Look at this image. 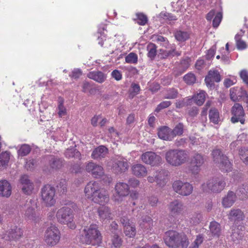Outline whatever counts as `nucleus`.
<instances>
[{
    "mask_svg": "<svg viewBox=\"0 0 248 248\" xmlns=\"http://www.w3.org/2000/svg\"><path fill=\"white\" fill-rule=\"evenodd\" d=\"M164 239L166 245L172 248H186L189 244L186 235L172 230L166 232Z\"/></svg>",
    "mask_w": 248,
    "mask_h": 248,
    "instance_id": "nucleus-1",
    "label": "nucleus"
},
{
    "mask_svg": "<svg viewBox=\"0 0 248 248\" xmlns=\"http://www.w3.org/2000/svg\"><path fill=\"white\" fill-rule=\"evenodd\" d=\"M188 157L187 153L184 150L170 149L165 154L166 162L173 167H178L184 164Z\"/></svg>",
    "mask_w": 248,
    "mask_h": 248,
    "instance_id": "nucleus-2",
    "label": "nucleus"
},
{
    "mask_svg": "<svg viewBox=\"0 0 248 248\" xmlns=\"http://www.w3.org/2000/svg\"><path fill=\"white\" fill-rule=\"evenodd\" d=\"M81 240L82 243L87 245L95 246L100 244L102 236L96 225L92 224L89 228L85 229Z\"/></svg>",
    "mask_w": 248,
    "mask_h": 248,
    "instance_id": "nucleus-3",
    "label": "nucleus"
},
{
    "mask_svg": "<svg viewBox=\"0 0 248 248\" xmlns=\"http://www.w3.org/2000/svg\"><path fill=\"white\" fill-rule=\"evenodd\" d=\"M226 183L225 179L222 177H215L208 179L202 185L204 191L214 193H220L225 187Z\"/></svg>",
    "mask_w": 248,
    "mask_h": 248,
    "instance_id": "nucleus-4",
    "label": "nucleus"
},
{
    "mask_svg": "<svg viewBox=\"0 0 248 248\" xmlns=\"http://www.w3.org/2000/svg\"><path fill=\"white\" fill-rule=\"evenodd\" d=\"M214 162L216 164L219 169L224 172L232 171V164L226 155L219 149H215L212 153Z\"/></svg>",
    "mask_w": 248,
    "mask_h": 248,
    "instance_id": "nucleus-5",
    "label": "nucleus"
},
{
    "mask_svg": "<svg viewBox=\"0 0 248 248\" xmlns=\"http://www.w3.org/2000/svg\"><path fill=\"white\" fill-rule=\"evenodd\" d=\"M55 192L54 187L50 185H45L41 188L40 190L41 200L46 206L50 207L55 204Z\"/></svg>",
    "mask_w": 248,
    "mask_h": 248,
    "instance_id": "nucleus-6",
    "label": "nucleus"
},
{
    "mask_svg": "<svg viewBox=\"0 0 248 248\" xmlns=\"http://www.w3.org/2000/svg\"><path fill=\"white\" fill-rule=\"evenodd\" d=\"M60 238V232L55 225H51L45 231L44 241L49 246L52 247L57 245L59 243Z\"/></svg>",
    "mask_w": 248,
    "mask_h": 248,
    "instance_id": "nucleus-7",
    "label": "nucleus"
},
{
    "mask_svg": "<svg viewBox=\"0 0 248 248\" xmlns=\"http://www.w3.org/2000/svg\"><path fill=\"white\" fill-rule=\"evenodd\" d=\"M56 217L58 222L62 224H68L73 220V211L68 206H64L60 208L57 212Z\"/></svg>",
    "mask_w": 248,
    "mask_h": 248,
    "instance_id": "nucleus-8",
    "label": "nucleus"
},
{
    "mask_svg": "<svg viewBox=\"0 0 248 248\" xmlns=\"http://www.w3.org/2000/svg\"><path fill=\"white\" fill-rule=\"evenodd\" d=\"M172 187L176 193L184 196L189 195L193 189L192 186L189 183H184L180 180L174 181Z\"/></svg>",
    "mask_w": 248,
    "mask_h": 248,
    "instance_id": "nucleus-9",
    "label": "nucleus"
},
{
    "mask_svg": "<svg viewBox=\"0 0 248 248\" xmlns=\"http://www.w3.org/2000/svg\"><path fill=\"white\" fill-rule=\"evenodd\" d=\"M19 186L22 192L27 195H30L34 189L33 182L27 175H22L19 180Z\"/></svg>",
    "mask_w": 248,
    "mask_h": 248,
    "instance_id": "nucleus-10",
    "label": "nucleus"
},
{
    "mask_svg": "<svg viewBox=\"0 0 248 248\" xmlns=\"http://www.w3.org/2000/svg\"><path fill=\"white\" fill-rule=\"evenodd\" d=\"M140 159L143 163L152 166H158L162 162L161 156L151 151L146 152L142 154L140 156Z\"/></svg>",
    "mask_w": 248,
    "mask_h": 248,
    "instance_id": "nucleus-11",
    "label": "nucleus"
},
{
    "mask_svg": "<svg viewBox=\"0 0 248 248\" xmlns=\"http://www.w3.org/2000/svg\"><path fill=\"white\" fill-rule=\"evenodd\" d=\"M204 161L203 155L199 153L195 154L191 159L190 170L191 173L194 175L198 174Z\"/></svg>",
    "mask_w": 248,
    "mask_h": 248,
    "instance_id": "nucleus-12",
    "label": "nucleus"
},
{
    "mask_svg": "<svg viewBox=\"0 0 248 248\" xmlns=\"http://www.w3.org/2000/svg\"><path fill=\"white\" fill-rule=\"evenodd\" d=\"M85 170L95 178H101L104 175L103 168L92 161L87 163L85 166Z\"/></svg>",
    "mask_w": 248,
    "mask_h": 248,
    "instance_id": "nucleus-13",
    "label": "nucleus"
},
{
    "mask_svg": "<svg viewBox=\"0 0 248 248\" xmlns=\"http://www.w3.org/2000/svg\"><path fill=\"white\" fill-rule=\"evenodd\" d=\"M232 113L233 115L231 118V121L232 123L240 122L242 124H244V116L245 113L241 105L237 103L235 104L232 108Z\"/></svg>",
    "mask_w": 248,
    "mask_h": 248,
    "instance_id": "nucleus-14",
    "label": "nucleus"
},
{
    "mask_svg": "<svg viewBox=\"0 0 248 248\" xmlns=\"http://www.w3.org/2000/svg\"><path fill=\"white\" fill-rule=\"evenodd\" d=\"M91 200L100 205H105L108 203L109 201L108 192L107 190L101 187Z\"/></svg>",
    "mask_w": 248,
    "mask_h": 248,
    "instance_id": "nucleus-15",
    "label": "nucleus"
},
{
    "mask_svg": "<svg viewBox=\"0 0 248 248\" xmlns=\"http://www.w3.org/2000/svg\"><path fill=\"white\" fill-rule=\"evenodd\" d=\"M115 191L117 196H114L113 199L115 201H118L121 197H124L129 193V187L128 184L124 182H118L115 186Z\"/></svg>",
    "mask_w": 248,
    "mask_h": 248,
    "instance_id": "nucleus-16",
    "label": "nucleus"
},
{
    "mask_svg": "<svg viewBox=\"0 0 248 248\" xmlns=\"http://www.w3.org/2000/svg\"><path fill=\"white\" fill-rule=\"evenodd\" d=\"M23 235V231L17 227L10 229L2 235V238L5 240H16Z\"/></svg>",
    "mask_w": 248,
    "mask_h": 248,
    "instance_id": "nucleus-17",
    "label": "nucleus"
},
{
    "mask_svg": "<svg viewBox=\"0 0 248 248\" xmlns=\"http://www.w3.org/2000/svg\"><path fill=\"white\" fill-rule=\"evenodd\" d=\"M129 165L127 160L123 158L115 159L112 165V170L116 173H121L126 171Z\"/></svg>",
    "mask_w": 248,
    "mask_h": 248,
    "instance_id": "nucleus-18",
    "label": "nucleus"
},
{
    "mask_svg": "<svg viewBox=\"0 0 248 248\" xmlns=\"http://www.w3.org/2000/svg\"><path fill=\"white\" fill-rule=\"evenodd\" d=\"M101 188L99 184L97 182L93 181L89 182L84 188L86 197L91 200Z\"/></svg>",
    "mask_w": 248,
    "mask_h": 248,
    "instance_id": "nucleus-19",
    "label": "nucleus"
},
{
    "mask_svg": "<svg viewBox=\"0 0 248 248\" xmlns=\"http://www.w3.org/2000/svg\"><path fill=\"white\" fill-rule=\"evenodd\" d=\"M220 81V75L217 70H210L208 75L205 78V82L207 86L211 87L214 86V82Z\"/></svg>",
    "mask_w": 248,
    "mask_h": 248,
    "instance_id": "nucleus-20",
    "label": "nucleus"
},
{
    "mask_svg": "<svg viewBox=\"0 0 248 248\" xmlns=\"http://www.w3.org/2000/svg\"><path fill=\"white\" fill-rule=\"evenodd\" d=\"M87 76L88 78L100 84L104 83L107 78V74L99 70L90 72L87 74Z\"/></svg>",
    "mask_w": 248,
    "mask_h": 248,
    "instance_id": "nucleus-21",
    "label": "nucleus"
},
{
    "mask_svg": "<svg viewBox=\"0 0 248 248\" xmlns=\"http://www.w3.org/2000/svg\"><path fill=\"white\" fill-rule=\"evenodd\" d=\"M170 212L172 215H178L184 209L182 202L178 200H175L170 202L168 205Z\"/></svg>",
    "mask_w": 248,
    "mask_h": 248,
    "instance_id": "nucleus-22",
    "label": "nucleus"
},
{
    "mask_svg": "<svg viewBox=\"0 0 248 248\" xmlns=\"http://www.w3.org/2000/svg\"><path fill=\"white\" fill-rule=\"evenodd\" d=\"M237 200L236 194L232 191H229L222 200V205L225 208H230L233 205Z\"/></svg>",
    "mask_w": 248,
    "mask_h": 248,
    "instance_id": "nucleus-23",
    "label": "nucleus"
},
{
    "mask_svg": "<svg viewBox=\"0 0 248 248\" xmlns=\"http://www.w3.org/2000/svg\"><path fill=\"white\" fill-rule=\"evenodd\" d=\"M244 218V214L240 209H232L228 214L229 220L234 222L242 221Z\"/></svg>",
    "mask_w": 248,
    "mask_h": 248,
    "instance_id": "nucleus-24",
    "label": "nucleus"
},
{
    "mask_svg": "<svg viewBox=\"0 0 248 248\" xmlns=\"http://www.w3.org/2000/svg\"><path fill=\"white\" fill-rule=\"evenodd\" d=\"M108 153V149L103 145H100L93 150L91 157L93 159H100L105 157Z\"/></svg>",
    "mask_w": 248,
    "mask_h": 248,
    "instance_id": "nucleus-25",
    "label": "nucleus"
},
{
    "mask_svg": "<svg viewBox=\"0 0 248 248\" xmlns=\"http://www.w3.org/2000/svg\"><path fill=\"white\" fill-rule=\"evenodd\" d=\"M97 212L99 218L102 222H106L112 219L111 210L108 206L99 207Z\"/></svg>",
    "mask_w": 248,
    "mask_h": 248,
    "instance_id": "nucleus-26",
    "label": "nucleus"
},
{
    "mask_svg": "<svg viewBox=\"0 0 248 248\" xmlns=\"http://www.w3.org/2000/svg\"><path fill=\"white\" fill-rule=\"evenodd\" d=\"M12 193L10 184L5 180L0 181V196L8 198Z\"/></svg>",
    "mask_w": 248,
    "mask_h": 248,
    "instance_id": "nucleus-27",
    "label": "nucleus"
},
{
    "mask_svg": "<svg viewBox=\"0 0 248 248\" xmlns=\"http://www.w3.org/2000/svg\"><path fill=\"white\" fill-rule=\"evenodd\" d=\"M209 232L213 237L218 238L221 234V228L220 224L216 221H212L210 223Z\"/></svg>",
    "mask_w": 248,
    "mask_h": 248,
    "instance_id": "nucleus-28",
    "label": "nucleus"
},
{
    "mask_svg": "<svg viewBox=\"0 0 248 248\" xmlns=\"http://www.w3.org/2000/svg\"><path fill=\"white\" fill-rule=\"evenodd\" d=\"M36 204L34 205V207L28 206L25 211V216L29 220L37 221L39 219V214L35 208Z\"/></svg>",
    "mask_w": 248,
    "mask_h": 248,
    "instance_id": "nucleus-29",
    "label": "nucleus"
},
{
    "mask_svg": "<svg viewBox=\"0 0 248 248\" xmlns=\"http://www.w3.org/2000/svg\"><path fill=\"white\" fill-rule=\"evenodd\" d=\"M132 171L134 175L139 177H144L147 174L146 167L140 164L134 165L132 167Z\"/></svg>",
    "mask_w": 248,
    "mask_h": 248,
    "instance_id": "nucleus-30",
    "label": "nucleus"
},
{
    "mask_svg": "<svg viewBox=\"0 0 248 248\" xmlns=\"http://www.w3.org/2000/svg\"><path fill=\"white\" fill-rule=\"evenodd\" d=\"M158 137L165 140H171L173 139L171 129L167 126L160 128L158 131Z\"/></svg>",
    "mask_w": 248,
    "mask_h": 248,
    "instance_id": "nucleus-31",
    "label": "nucleus"
},
{
    "mask_svg": "<svg viewBox=\"0 0 248 248\" xmlns=\"http://www.w3.org/2000/svg\"><path fill=\"white\" fill-rule=\"evenodd\" d=\"M155 182L159 186H164L167 182V173L165 170H160L155 171Z\"/></svg>",
    "mask_w": 248,
    "mask_h": 248,
    "instance_id": "nucleus-32",
    "label": "nucleus"
},
{
    "mask_svg": "<svg viewBox=\"0 0 248 248\" xmlns=\"http://www.w3.org/2000/svg\"><path fill=\"white\" fill-rule=\"evenodd\" d=\"M140 225L141 228L150 229L153 226V221L151 217L147 216L142 217L139 220Z\"/></svg>",
    "mask_w": 248,
    "mask_h": 248,
    "instance_id": "nucleus-33",
    "label": "nucleus"
},
{
    "mask_svg": "<svg viewBox=\"0 0 248 248\" xmlns=\"http://www.w3.org/2000/svg\"><path fill=\"white\" fill-rule=\"evenodd\" d=\"M210 121L214 124L218 123L220 118L218 110L216 108H212L209 112Z\"/></svg>",
    "mask_w": 248,
    "mask_h": 248,
    "instance_id": "nucleus-34",
    "label": "nucleus"
},
{
    "mask_svg": "<svg viewBox=\"0 0 248 248\" xmlns=\"http://www.w3.org/2000/svg\"><path fill=\"white\" fill-rule=\"evenodd\" d=\"M10 154L9 152L5 151L0 154V170L2 167L7 165L10 159Z\"/></svg>",
    "mask_w": 248,
    "mask_h": 248,
    "instance_id": "nucleus-35",
    "label": "nucleus"
},
{
    "mask_svg": "<svg viewBox=\"0 0 248 248\" xmlns=\"http://www.w3.org/2000/svg\"><path fill=\"white\" fill-rule=\"evenodd\" d=\"M202 215L199 213H194L190 216L189 221L191 225L199 224L202 220Z\"/></svg>",
    "mask_w": 248,
    "mask_h": 248,
    "instance_id": "nucleus-36",
    "label": "nucleus"
},
{
    "mask_svg": "<svg viewBox=\"0 0 248 248\" xmlns=\"http://www.w3.org/2000/svg\"><path fill=\"white\" fill-rule=\"evenodd\" d=\"M174 35L176 39L180 42L185 41L189 37L188 32L182 31H176Z\"/></svg>",
    "mask_w": 248,
    "mask_h": 248,
    "instance_id": "nucleus-37",
    "label": "nucleus"
},
{
    "mask_svg": "<svg viewBox=\"0 0 248 248\" xmlns=\"http://www.w3.org/2000/svg\"><path fill=\"white\" fill-rule=\"evenodd\" d=\"M156 46L155 44L150 43L147 46V49L148 51V57H149L151 60L155 59L156 55Z\"/></svg>",
    "mask_w": 248,
    "mask_h": 248,
    "instance_id": "nucleus-38",
    "label": "nucleus"
},
{
    "mask_svg": "<svg viewBox=\"0 0 248 248\" xmlns=\"http://www.w3.org/2000/svg\"><path fill=\"white\" fill-rule=\"evenodd\" d=\"M154 41L159 43L162 46L167 48L169 46V41L167 39L161 35H154L152 37Z\"/></svg>",
    "mask_w": 248,
    "mask_h": 248,
    "instance_id": "nucleus-39",
    "label": "nucleus"
},
{
    "mask_svg": "<svg viewBox=\"0 0 248 248\" xmlns=\"http://www.w3.org/2000/svg\"><path fill=\"white\" fill-rule=\"evenodd\" d=\"M184 125L182 123H179L174 127L173 130L171 129L173 139L176 136H181L184 133Z\"/></svg>",
    "mask_w": 248,
    "mask_h": 248,
    "instance_id": "nucleus-40",
    "label": "nucleus"
},
{
    "mask_svg": "<svg viewBox=\"0 0 248 248\" xmlns=\"http://www.w3.org/2000/svg\"><path fill=\"white\" fill-rule=\"evenodd\" d=\"M125 235L129 237H133L136 234L135 226L133 224L124 228Z\"/></svg>",
    "mask_w": 248,
    "mask_h": 248,
    "instance_id": "nucleus-41",
    "label": "nucleus"
},
{
    "mask_svg": "<svg viewBox=\"0 0 248 248\" xmlns=\"http://www.w3.org/2000/svg\"><path fill=\"white\" fill-rule=\"evenodd\" d=\"M205 92L202 91H201L197 95L193 97V99L196 104L199 106H201L205 101Z\"/></svg>",
    "mask_w": 248,
    "mask_h": 248,
    "instance_id": "nucleus-42",
    "label": "nucleus"
},
{
    "mask_svg": "<svg viewBox=\"0 0 248 248\" xmlns=\"http://www.w3.org/2000/svg\"><path fill=\"white\" fill-rule=\"evenodd\" d=\"M65 155L67 158H79L80 153L75 148L67 149L65 152Z\"/></svg>",
    "mask_w": 248,
    "mask_h": 248,
    "instance_id": "nucleus-43",
    "label": "nucleus"
},
{
    "mask_svg": "<svg viewBox=\"0 0 248 248\" xmlns=\"http://www.w3.org/2000/svg\"><path fill=\"white\" fill-rule=\"evenodd\" d=\"M59 192L62 194L65 193L67 189V182L65 179H61L57 185Z\"/></svg>",
    "mask_w": 248,
    "mask_h": 248,
    "instance_id": "nucleus-44",
    "label": "nucleus"
},
{
    "mask_svg": "<svg viewBox=\"0 0 248 248\" xmlns=\"http://www.w3.org/2000/svg\"><path fill=\"white\" fill-rule=\"evenodd\" d=\"M31 150V148L28 144H23L21 146L17 153L19 155L24 156L28 155Z\"/></svg>",
    "mask_w": 248,
    "mask_h": 248,
    "instance_id": "nucleus-45",
    "label": "nucleus"
},
{
    "mask_svg": "<svg viewBox=\"0 0 248 248\" xmlns=\"http://www.w3.org/2000/svg\"><path fill=\"white\" fill-rule=\"evenodd\" d=\"M178 92L177 90L174 88H171L167 91L164 98L166 99H175L178 97Z\"/></svg>",
    "mask_w": 248,
    "mask_h": 248,
    "instance_id": "nucleus-46",
    "label": "nucleus"
},
{
    "mask_svg": "<svg viewBox=\"0 0 248 248\" xmlns=\"http://www.w3.org/2000/svg\"><path fill=\"white\" fill-rule=\"evenodd\" d=\"M125 61L128 63L136 64L138 62V56L136 53L131 52L125 57Z\"/></svg>",
    "mask_w": 248,
    "mask_h": 248,
    "instance_id": "nucleus-47",
    "label": "nucleus"
},
{
    "mask_svg": "<svg viewBox=\"0 0 248 248\" xmlns=\"http://www.w3.org/2000/svg\"><path fill=\"white\" fill-rule=\"evenodd\" d=\"M239 153L241 159L246 164L248 165V149H241Z\"/></svg>",
    "mask_w": 248,
    "mask_h": 248,
    "instance_id": "nucleus-48",
    "label": "nucleus"
},
{
    "mask_svg": "<svg viewBox=\"0 0 248 248\" xmlns=\"http://www.w3.org/2000/svg\"><path fill=\"white\" fill-rule=\"evenodd\" d=\"M184 80L185 82L189 85L194 84L196 81V77L192 73H188L186 75L184 78Z\"/></svg>",
    "mask_w": 248,
    "mask_h": 248,
    "instance_id": "nucleus-49",
    "label": "nucleus"
},
{
    "mask_svg": "<svg viewBox=\"0 0 248 248\" xmlns=\"http://www.w3.org/2000/svg\"><path fill=\"white\" fill-rule=\"evenodd\" d=\"M112 245L115 248H120L122 245V241L118 234L114 233L111 239Z\"/></svg>",
    "mask_w": 248,
    "mask_h": 248,
    "instance_id": "nucleus-50",
    "label": "nucleus"
},
{
    "mask_svg": "<svg viewBox=\"0 0 248 248\" xmlns=\"http://www.w3.org/2000/svg\"><path fill=\"white\" fill-rule=\"evenodd\" d=\"M58 109L59 110L58 114L60 117H62L66 114V109L63 106V101L62 99H60L59 101Z\"/></svg>",
    "mask_w": 248,
    "mask_h": 248,
    "instance_id": "nucleus-51",
    "label": "nucleus"
},
{
    "mask_svg": "<svg viewBox=\"0 0 248 248\" xmlns=\"http://www.w3.org/2000/svg\"><path fill=\"white\" fill-rule=\"evenodd\" d=\"M138 23L140 25H144L146 24L148 21L147 17L146 15L142 13L137 14Z\"/></svg>",
    "mask_w": 248,
    "mask_h": 248,
    "instance_id": "nucleus-52",
    "label": "nucleus"
},
{
    "mask_svg": "<svg viewBox=\"0 0 248 248\" xmlns=\"http://www.w3.org/2000/svg\"><path fill=\"white\" fill-rule=\"evenodd\" d=\"M243 236V232L240 231L238 228L233 230L232 237L234 241L241 239Z\"/></svg>",
    "mask_w": 248,
    "mask_h": 248,
    "instance_id": "nucleus-53",
    "label": "nucleus"
},
{
    "mask_svg": "<svg viewBox=\"0 0 248 248\" xmlns=\"http://www.w3.org/2000/svg\"><path fill=\"white\" fill-rule=\"evenodd\" d=\"M238 35H235V39L236 43L237 48L239 50L244 49L247 47V45L245 41L238 38Z\"/></svg>",
    "mask_w": 248,
    "mask_h": 248,
    "instance_id": "nucleus-54",
    "label": "nucleus"
},
{
    "mask_svg": "<svg viewBox=\"0 0 248 248\" xmlns=\"http://www.w3.org/2000/svg\"><path fill=\"white\" fill-rule=\"evenodd\" d=\"M222 18V15L221 13L218 12L217 14L215 17H214L213 20V26L214 28H217Z\"/></svg>",
    "mask_w": 248,
    "mask_h": 248,
    "instance_id": "nucleus-55",
    "label": "nucleus"
},
{
    "mask_svg": "<svg viewBox=\"0 0 248 248\" xmlns=\"http://www.w3.org/2000/svg\"><path fill=\"white\" fill-rule=\"evenodd\" d=\"M238 191L241 194V195H240V196H241V198L242 200L246 198L248 196V186L246 185L244 186L243 185L242 187L239 188Z\"/></svg>",
    "mask_w": 248,
    "mask_h": 248,
    "instance_id": "nucleus-56",
    "label": "nucleus"
},
{
    "mask_svg": "<svg viewBox=\"0 0 248 248\" xmlns=\"http://www.w3.org/2000/svg\"><path fill=\"white\" fill-rule=\"evenodd\" d=\"M171 103L170 101H165L160 103L155 109V111L158 112L161 109L169 107Z\"/></svg>",
    "mask_w": 248,
    "mask_h": 248,
    "instance_id": "nucleus-57",
    "label": "nucleus"
},
{
    "mask_svg": "<svg viewBox=\"0 0 248 248\" xmlns=\"http://www.w3.org/2000/svg\"><path fill=\"white\" fill-rule=\"evenodd\" d=\"M62 166V161L60 159L54 158L51 163V166L52 168L57 169Z\"/></svg>",
    "mask_w": 248,
    "mask_h": 248,
    "instance_id": "nucleus-58",
    "label": "nucleus"
},
{
    "mask_svg": "<svg viewBox=\"0 0 248 248\" xmlns=\"http://www.w3.org/2000/svg\"><path fill=\"white\" fill-rule=\"evenodd\" d=\"M173 52L174 51H166L165 50L160 49L159 56H160V58L162 59H166L169 57H171V55H173L172 54Z\"/></svg>",
    "mask_w": 248,
    "mask_h": 248,
    "instance_id": "nucleus-59",
    "label": "nucleus"
},
{
    "mask_svg": "<svg viewBox=\"0 0 248 248\" xmlns=\"http://www.w3.org/2000/svg\"><path fill=\"white\" fill-rule=\"evenodd\" d=\"M187 113L190 117H195L199 113V109L197 107H192L189 108Z\"/></svg>",
    "mask_w": 248,
    "mask_h": 248,
    "instance_id": "nucleus-60",
    "label": "nucleus"
},
{
    "mask_svg": "<svg viewBox=\"0 0 248 248\" xmlns=\"http://www.w3.org/2000/svg\"><path fill=\"white\" fill-rule=\"evenodd\" d=\"M111 76L117 81L120 80L122 78L121 73L118 70H114L111 72Z\"/></svg>",
    "mask_w": 248,
    "mask_h": 248,
    "instance_id": "nucleus-61",
    "label": "nucleus"
},
{
    "mask_svg": "<svg viewBox=\"0 0 248 248\" xmlns=\"http://www.w3.org/2000/svg\"><path fill=\"white\" fill-rule=\"evenodd\" d=\"M240 76L243 81L248 84V71L243 70L240 72Z\"/></svg>",
    "mask_w": 248,
    "mask_h": 248,
    "instance_id": "nucleus-62",
    "label": "nucleus"
},
{
    "mask_svg": "<svg viewBox=\"0 0 248 248\" xmlns=\"http://www.w3.org/2000/svg\"><path fill=\"white\" fill-rule=\"evenodd\" d=\"M82 75V71L79 69H75L72 71V74L70 75V77L74 78H78Z\"/></svg>",
    "mask_w": 248,
    "mask_h": 248,
    "instance_id": "nucleus-63",
    "label": "nucleus"
},
{
    "mask_svg": "<svg viewBox=\"0 0 248 248\" xmlns=\"http://www.w3.org/2000/svg\"><path fill=\"white\" fill-rule=\"evenodd\" d=\"M121 223L123 224L124 228L128 226L133 223L130 222L129 219L126 217H123L120 219Z\"/></svg>",
    "mask_w": 248,
    "mask_h": 248,
    "instance_id": "nucleus-64",
    "label": "nucleus"
}]
</instances>
